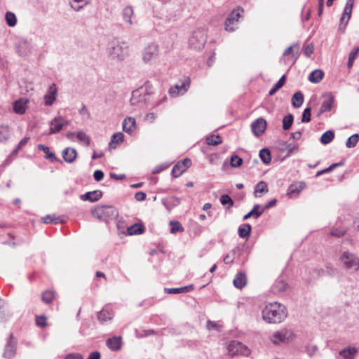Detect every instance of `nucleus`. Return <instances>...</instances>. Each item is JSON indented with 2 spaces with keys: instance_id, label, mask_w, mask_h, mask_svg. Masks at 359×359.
I'll list each match as a JSON object with an SVG mask.
<instances>
[{
  "instance_id": "f257e3e1",
  "label": "nucleus",
  "mask_w": 359,
  "mask_h": 359,
  "mask_svg": "<svg viewBox=\"0 0 359 359\" xmlns=\"http://www.w3.org/2000/svg\"><path fill=\"white\" fill-rule=\"evenodd\" d=\"M287 316L286 307L277 302L268 304L262 310V318L269 323H280Z\"/></svg>"
},
{
  "instance_id": "f03ea898",
  "label": "nucleus",
  "mask_w": 359,
  "mask_h": 359,
  "mask_svg": "<svg viewBox=\"0 0 359 359\" xmlns=\"http://www.w3.org/2000/svg\"><path fill=\"white\" fill-rule=\"evenodd\" d=\"M108 53L114 60L122 61L128 55V46L126 42L114 39L109 43Z\"/></svg>"
},
{
  "instance_id": "7ed1b4c3",
  "label": "nucleus",
  "mask_w": 359,
  "mask_h": 359,
  "mask_svg": "<svg viewBox=\"0 0 359 359\" xmlns=\"http://www.w3.org/2000/svg\"><path fill=\"white\" fill-rule=\"evenodd\" d=\"M92 215L100 221L108 222L118 216L116 208L111 205L97 206L91 210Z\"/></svg>"
},
{
  "instance_id": "20e7f679",
  "label": "nucleus",
  "mask_w": 359,
  "mask_h": 359,
  "mask_svg": "<svg viewBox=\"0 0 359 359\" xmlns=\"http://www.w3.org/2000/svg\"><path fill=\"white\" fill-rule=\"evenodd\" d=\"M343 267L348 271H359V257L348 251H344L339 257Z\"/></svg>"
},
{
  "instance_id": "39448f33",
  "label": "nucleus",
  "mask_w": 359,
  "mask_h": 359,
  "mask_svg": "<svg viewBox=\"0 0 359 359\" xmlns=\"http://www.w3.org/2000/svg\"><path fill=\"white\" fill-rule=\"evenodd\" d=\"M149 99L150 95L144 88L141 87L133 91L130 102L133 106H143Z\"/></svg>"
},
{
  "instance_id": "423d86ee",
  "label": "nucleus",
  "mask_w": 359,
  "mask_h": 359,
  "mask_svg": "<svg viewBox=\"0 0 359 359\" xmlns=\"http://www.w3.org/2000/svg\"><path fill=\"white\" fill-rule=\"evenodd\" d=\"M158 46L154 43H149L142 50V60L145 63H151L158 58Z\"/></svg>"
},
{
  "instance_id": "0eeeda50",
  "label": "nucleus",
  "mask_w": 359,
  "mask_h": 359,
  "mask_svg": "<svg viewBox=\"0 0 359 359\" xmlns=\"http://www.w3.org/2000/svg\"><path fill=\"white\" fill-rule=\"evenodd\" d=\"M243 10L240 7L234 9L228 16L225 22V29L227 32H233L238 28V19L241 17V13Z\"/></svg>"
},
{
  "instance_id": "6e6552de",
  "label": "nucleus",
  "mask_w": 359,
  "mask_h": 359,
  "mask_svg": "<svg viewBox=\"0 0 359 359\" xmlns=\"http://www.w3.org/2000/svg\"><path fill=\"white\" fill-rule=\"evenodd\" d=\"M191 80L189 77L185 78L183 81H181L180 83H177L169 89V94L172 97H177L180 95H183L187 92Z\"/></svg>"
},
{
  "instance_id": "1a4fd4ad",
  "label": "nucleus",
  "mask_w": 359,
  "mask_h": 359,
  "mask_svg": "<svg viewBox=\"0 0 359 359\" xmlns=\"http://www.w3.org/2000/svg\"><path fill=\"white\" fill-rule=\"evenodd\" d=\"M69 121L66 120L61 116L55 117L50 122L49 135L55 134L62 130L63 128H66L69 125Z\"/></svg>"
},
{
  "instance_id": "9d476101",
  "label": "nucleus",
  "mask_w": 359,
  "mask_h": 359,
  "mask_svg": "<svg viewBox=\"0 0 359 359\" xmlns=\"http://www.w3.org/2000/svg\"><path fill=\"white\" fill-rule=\"evenodd\" d=\"M227 349L229 354L232 356L238 354L244 355H248L249 354L248 348L239 341H231Z\"/></svg>"
},
{
  "instance_id": "9b49d317",
  "label": "nucleus",
  "mask_w": 359,
  "mask_h": 359,
  "mask_svg": "<svg viewBox=\"0 0 359 359\" xmlns=\"http://www.w3.org/2000/svg\"><path fill=\"white\" fill-rule=\"evenodd\" d=\"M293 333L291 330L283 329L274 332L271 337V341L274 344L287 342L292 336Z\"/></svg>"
},
{
  "instance_id": "f8f14e48",
  "label": "nucleus",
  "mask_w": 359,
  "mask_h": 359,
  "mask_svg": "<svg viewBox=\"0 0 359 359\" xmlns=\"http://www.w3.org/2000/svg\"><path fill=\"white\" fill-rule=\"evenodd\" d=\"M17 353V341L13 335L11 334L10 337L5 346L3 357L5 358H12L15 357Z\"/></svg>"
},
{
  "instance_id": "ddd939ff",
  "label": "nucleus",
  "mask_w": 359,
  "mask_h": 359,
  "mask_svg": "<svg viewBox=\"0 0 359 359\" xmlns=\"http://www.w3.org/2000/svg\"><path fill=\"white\" fill-rule=\"evenodd\" d=\"M354 0H346V6L344 10L343 15L341 18V24L339 25L340 29H344L352 13Z\"/></svg>"
},
{
  "instance_id": "4468645a",
  "label": "nucleus",
  "mask_w": 359,
  "mask_h": 359,
  "mask_svg": "<svg viewBox=\"0 0 359 359\" xmlns=\"http://www.w3.org/2000/svg\"><path fill=\"white\" fill-rule=\"evenodd\" d=\"M252 131L257 137L260 136L264 133L266 128V121L263 118H258L251 124Z\"/></svg>"
},
{
  "instance_id": "2eb2a0df",
  "label": "nucleus",
  "mask_w": 359,
  "mask_h": 359,
  "mask_svg": "<svg viewBox=\"0 0 359 359\" xmlns=\"http://www.w3.org/2000/svg\"><path fill=\"white\" fill-rule=\"evenodd\" d=\"M57 89L55 83H52L44 95V104L46 106H51L56 100Z\"/></svg>"
},
{
  "instance_id": "dca6fc26",
  "label": "nucleus",
  "mask_w": 359,
  "mask_h": 359,
  "mask_svg": "<svg viewBox=\"0 0 359 359\" xmlns=\"http://www.w3.org/2000/svg\"><path fill=\"white\" fill-rule=\"evenodd\" d=\"M324 97L325 100L323 101L319 110L320 114L330 111L334 102V98L330 93L324 95Z\"/></svg>"
},
{
  "instance_id": "f3484780",
  "label": "nucleus",
  "mask_w": 359,
  "mask_h": 359,
  "mask_svg": "<svg viewBox=\"0 0 359 359\" xmlns=\"http://www.w3.org/2000/svg\"><path fill=\"white\" fill-rule=\"evenodd\" d=\"M102 196V192L100 190H95L88 191L81 196L82 201H88L90 202H96L99 201Z\"/></svg>"
},
{
  "instance_id": "a211bd4d",
  "label": "nucleus",
  "mask_w": 359,
  "mask_h": 359,
  "mask_svg": "<svg viewBox=\"0 0 359 359\" xmlns=\"http://www.w3.org/2000/svg\"><path fill=\"white\" fill-rule=\"evenodd\" d=\"M136 121L135 118L128 116L126 117L122 124L123 130L124 132L131 134L135 129Z\"/></svg>"
},
{
  "instance_id": "6ab92c4d",
  "label": "nucleus",
  "mask_w": 359,
  "mask_h": 359,
  "mask_svg": "<svg viewBox=\"0 0 359 359\" xmlns=\"http://www.w3.org/2000/svg\"><path fill=\"white\" fill-rule=\"evenodd\" d=\"M134 15V11L131 6H126L122 11L123 20L125 22L127 26H131L134 24L133 21V17Z\"/></svg>"
},
{
  "instance_id": "aec40b11",
  "label": "nucleus",
  "mask_w": 359,
  "mask_h": 359,
  "mask_svg": "<svg viewBox=\"0 0 359 359\" xmlns=\"http://www.w3.org/2000/svg\"><path fill=\"white\" fill-rule=\"evenodd\" d=\"M16 50L20 56L27 55L30 51V44L29 41L25 39L19 41L16 46Z\"/></svg>"
},
{
  "instance_id": "412c9836",
  "label": "nucleus",
  "mask_w": 359,
  "mask_h": 359,
  "mask_svg": "<svg viewBox=\"0 0 359 359\" xmlns=\"http://www.w3.org/2000/svg\"><path fill=\"white\" fill-rule=\"evenodd\" d=\"M77 156V152L75 149L67 147L62 151V157L64 160L69 163H73Z\"/></svg>"
},
{
  "instance_id": "4be33fe9",
  "label": "nucleus",
  "mask_w": 359,
  "mask_h": 359,
  "mask_svg": "<svg viewBox=\"0 0 359 359\" xmlns=\"http://www.w3.org/2000/svg\"><path fill=\"white\" fill-rule=\"evenodd\" d=\"M28 103L27 99H20L15 101L13 104V110L18 114H23L27 109V104Z\"/></svg>"
},
{
  "instance_id": "5701e85b",
  "label": "nucleus",
  "mask_w": 359,
  "mask_h": 359,
  "mask_svg": "<svg viewBox=\"0 0 359 359\" xmlns=\"http://www.w3.org/2000/svg\"><path fill=\"white\" fill-rule=\"evenodd\" d=\"M106 344L108 348L111 351H118L121 347V338L117 337L109 338Z\"/></svg>"
},
{
  "instance_id": "b1692460",
  "label": "nucleus",
  "mask_w": 359,
  "mask_h": 359,
  "mask_svg": "<svg viewBox=\"0 0 359 359\" xmlns=\"http://www.w3.org/2000/svg\"><path fill=\"white\" fill-rule=\"evenodd\" d=\"M233 283L236 288L242 289L247 283L245 274L243 272H238L236 274Z\"/></svg>"
},
{
  "instance_id": "393cba45",
  "label": "nucleus",
  "mask_w": 359,
  "mask_h": 359,
  "mask_svg": "<svg viewBox=\"0 0 359 359\" xmlns=\"http://www.w3.org/2000/svg\"><path fill=\"white\" fill-rule=\"evenodd\" d=\"M287 287V284L282 279H277L273 283L271 290L274 294H280L284 291Z\"/></svg>"
},
{
  "instance_id": "a878e982",
  "label": "nucleus",
  "mask_w": 359,
  "mask_h": 359,
  "mask_svg": "<svg viewBox=\"0 0 359 359\" xmlns=\"http://www.w3.org/2000/svg\"><path fill=\"white\" fill-rule=\"evenodd\" d=\"M356 349L355 348L347 347L339 352V359H353Z\"/></svg>"
},
{
  "instance_id": "bb28decb",
  "label": "nucleus",
  "mask_w": 359,
  "mask_h": 359,
  "mask_svg": "<svg viewBox=\"0 0 359 359\" xmlns=\"http://www.w3.org/2000/svg\"><path fill=\"white\" fill-rule=\"evenodd\" d=\"M269 189L267 188V184L265 182L261 181L257 183L255 186L254 195L255 197H261L262 194L267 193Z\"/></svg>"
},
{
  "instance_id": "cd10ccee",
  "label": "nucleus",
  "mask_w": 359,
  "mask_h": 359,
  "mask_svg": "<svg viewBox=\"0 0 359 359\" xmlns=\"http://www.w3.org/2000/svg\"><path fill=\"white\" fill-rule=\"evenodd\" d=\"M324 73L320 69H316L311 72L309 76V80L313 83H319L323 78Z\"/></svg>"
},
{
  "instance_id": "c85d7f7f",
  "label": "nucleus",
  "mask_w": 359,
  "mask_h": 359,
  "mask_svg": "<svg viewBox=\"0 0 359 359\" xmlns=\"http://www.w3.org/2000/svg\"><path fill=\"white\" fill-rule=\"evenodd\" d=\"M260 208V205L255 204L253 206L252 209L248 213L244 215L243 219H248L251 217H254L255 218H259L263 214V210H259Z\"/></svg>"
},
{
  "instance_id": "c756f323",
  "label": "nucleus",
  "mask_w": 359,
  "mask_h": 359,
  "mask_svg": "<svg viewBox=\"0 0 359 359\" xmlns=\"http://www.w3.org/2000/svg\"><path fill=\"white\" fill-rule=\"evenodd\" d=\"M37 148L39 150L43 151L46 154L45 158L46 159L49 160L51 162L57 161L55 155L50 151V149L48 147L45 146L42 144H38Z\"/></svg>"
},
{
  "instance_id": "7c9ffc66",
  "label": "nucleus",
  "mask_w": 359,
  "mask_h": 359,
  "mask_svg": "<svg viewBox=\"0 0 359 359\" xmlns=\"http://www.w3.org/2000/svg\"><path fill=\"white\" fill-rule=\"evenodd\" d=\"M252 227L249 224H244L238 227V233L241 238H246L250 236Z\"/></svg>"
},
{
  "instance_id": "2f4dec72",
  "label": "nucleus",
  "mask_w": 359,
  "mask_h": 359,
  "mask_svg": "<svg viewBox=\"0 0 359 359\" xmlns=\"http://www.w3.org/2000/svg\"><path fill=\"white\" fill-rule=\"evenodd\" d=\"M304 102V95L300 92H296L292 97V104L294 108L300 107Z\"/></svg>"
},
{
  "instance_id": "473e14b6",
  "label": "nucleus",
  "mask_w": 359,
  "mask_h": 359,
  "mask_svg": "<svg viewBox=\"0 0 359 359\" xmlns=\"http://www.w3.org/2000/svg\"><path fill=\"white\" fill-rule=\"evenodd\" d=\"M144 227L140 224H135L127 229L129 235H138L144 232Z\"/></svg>"
},
{
  "instance_id": "72a5a7b5",
  "label": "nucleus",
  "mask_w": 359,
  "mask_h": 359,
  "mask_svg": "<svg viewBox=\"0 0 359 359\" xmlns=\"http://www.w3.org/2000/svg\"><path fill=\"white\" fill-rule=\"evenodd\" d=\"M282 149L287 151V156H290L298 151L299 146L296 143H289L287 142H284L283 147Z\"/></svg>"
},
{
  "instance_id": "f704fd0d",
  "label": "nucleus",
  "mask_w": 359,
  "mask_h": 359,
  "mask_svg": "<svg viewBox=\"0 0 359 359\" xmlns=\"http://www.w3.org/2000/svg\"><path fill=\"white\" fill-rule=\"evenodd\" d=\"M11 135L9 127L7 125H0V142H6Z\"/></svg>"
},
{
  "instance_id": "c9c22d12",
  "label": "nucleus",
  "mask_w": 359,
  "mask_h": 359,
  "mask_svg": "<svg viewBox=\"0 0 359 359\" xmlns=\"http://www.w3.org/2000/svg\"><path fill=\"white\" fill-rule=\"evenodd\" d=\"M123 140L124 135L121 132L116 133L111 136L109 146L111 148H116V144L122 142Z\"/></svg>"
},
{
  "instance_id": "e433bc0d",
  "label": "nucleus",
  "mask_w": 359,
  "mask_h": 359,
  "mask_svg": "<svg viewBox=\"0 0 359 359\" xmlns=\"http://www.w3.org/2000/svg\"><path fill=\"white\" fill-rule=\"evenodd\" d=\"M89 1L90 0H70L69 4L74 11H78L87 5Z\"/></svg>"
},
{
  "instance_id": "4c0bfd02",
  "label": "nucleus",
  "mask_w": 359,
  "mask_h": 359,
  "mask_svg": "<svg viewBox=\"0 0 359 359\" xmlns=\"http://www.w3.org/2000/svg\"><path fill=\"white\" fill-rule=\"evenodd\" d=\"M259 158L262 160V161L265 164H269L271 161V155L270 151L264 148L262 149L259 151Z\"/></svg>"
},
{
  "instance_id": "58836bf2",
  "label": "nucleus",
  "mask_w": 359,
  "mask_h": 359,
  "mask_svg": "<svg viewBox=\"0 0 359 359\" xmlns=\"http://www.w3.org/2000/svg\"><path fill=\"white\" fill-rule=\"evenodd\" d=\"M334 137V132L332 130H327L320 137V142L323 144H327L332 141Z\"/></svg>"
},
{
  "instance_id": "ea45409f",
  "label": "nucleus",
  "mask_w": 359,
  "mask_h": 359,
  "mask_svg": "<svg viewBox=\"0 0 359 359\" xmlns=\"http://www.w3.org/2000/svg\"><path fill=\"white\" fill-rule=\"evenodd\" d=\"M359 53V47H355L353 50L349 53L348 60L347 62V67L350 69L353 65L355 59L357 57Z\"/></svg>"
},
{
  "instance_id": "a19ab883",
  "label": "nucleus",
  "mask_w": 359,
  "mask_h": 359,
  "mask_svg": "<svg viewBox=\"0 0 359 359\" xmlns=\"http://www.w3.org/2000/svg\"><path fill=\"white\" fill-rule=\"evenodd\" d=\"M285 83V75H283L275 86L269 90V95H274L279 89H280Z\"/></svg>"
},
{
  "instance_id": "79ce46f5",
  "label": "nucleus",
  "mask_w": 359,
  "mask_h": 359,
  "mask_svg": "<svg viewBox=\"0 0 359 359\" xmlns=\"http://www.w3.org/2000/svg\"><path fill=\"white\" fill-rule=\"evenodd\" d=\"M55 297V293L52 290H46L41 294V299L45 304H50Z\"/></svg>"
},
{
  "instance_id": "37998d69",
  "label": "nucleus",
  "mask_w": 359,
  "mask_h": 359,
  "mask_svg": "<svg viewBox=\"0 0 359 359\" xmlns=\"http://www.w3.org/2000/svg\"><path fill=\"white\" fill-rule=\"evenodd\" d=\"M111 313L107 310L102 309L97 314V318L102 323L106 322L111 319Z\"/></svg>"
},
{
  "instance_id": "c03bdc74",
  "label": "nucleus",
  "mask_w": 359,
  "mask_h": 359,
  "mask_svg": "<svg viewBox=\"0 0 359 359\" xmlns=\"http://www.w3.org/2000/svg\"><path fill=\"white\" fill-rule=\"evenodd\" d=\"M5 19L7 25L10 27H14L17 23L15 15L10 11L6 12Z\"/></svg>"
},
{
  "instance_id": "a18cd8bd",
  "label": "nucleus",
  "mask_w": 359,
  "mask_h": 359,
  "mask_svg": "<svg viewBox=\"0 0 359 359\" xmlns=\"http://www.w3.org/2000/svg\"><path fill=\"white\" fill-rule=\"evenodd\" d=\"M222 142V138L219 135H212L206 138V142L209 145L217 146L220 144Z\"/></svg>"
},
{
  "instance_id": "49530a36",
  "label": "nucleus",
  "mask_w": 359,
  "mask_h": 359,
  "mask_svg": "<svg viewBox=\"0 0 359 359\" xmlns=\"http://www.w3.org/2000/svg\"><path fill=\"white\" fill-rule=\"evenodd\" d=\"M358 141H359V135L357 133L353 134L348 138V140L346 142V146L348 148L355 147L356 146L357 143L358 142Z\"/></svg>"
},
{
  "instance_id": "de8ad7c7",
  "label": "nucleus",
  "mask_w": 359,
  "mask_h": 359,
  "mask_svg": "<svg viewBox=\"0 0 359 359\" xmlns=\"http://www.w3.org/2000/svg\"><path fill=\"white\" fill-rule=\"evenodd\" d=\"M294 117L292 114L284 116L283 119V129L287 130L290 128L293 123Z\"/></svg>"
},
{
  "instance_id": "09e8293b",
  "label": "nucleus",
  "mask_w": 359,
  "mask_h": 359,
  "mask_svg": "<svg viewBox=\"0 0 359 359\" xmlns=\"http://www.w3.org/2000/svg\"><path fill=\"white\" fill-rule=\"evenodd\" d=\"M170 225L171 226L170 228V232L172 233H176L177 232H182L184 231V228L182 226L181 223L178 221H170Z\"/></svg>"
},
{
  "instance_id": "8fccbe9b",
  "label": "nucleus",
  "mask_w": 359,
  "mask_h": 359,
  "mask_svg": "<svg viewBox=\"0 0 359 359\" xmlns=\"http://www.w3.org/2000/svg\"><path fill=\"white\" fill-rule=\"evenodd\" d=\"M185 171L180 162L175 165L172 169V175L174 177H180Z\"/></svg>"
},
{
  "instance_id": "3c124183",
  "label": "nucleus",
  "mask_w": 359,
  "mask_h": 359,
  "mask_svg": "<svg viewBox=\"0 0 359 359\" xmlns=\"http://www.w3.org/2000/svg\"><path fill=\"white\" fill-rule=\"evenodd\" d=\"M76 137L80 142L85 143L87 146L90 144V138L86 133L79 131L77 133Z\"/></svg>"
},
{
  "instance_id": "603ef678",
  "label": "nucleus",
  "mask_w": 359,
  "mask_h": 359,
  "mask_svg": "<svg viewBox=\"0 0 359 359\" xmlns=\"http://www.w3.org/2000/svg\"><path fill=\"white\" fill-rule=\"evenodd\" d=\"M243 163V159L238 155L234 154L231 156L230 164L233 168H238Z\"/></svg>"
},
{
  "instance_id": "864d4df0",
  "label": "nucleus",
  "mask_w": 359,
  "mask_h": 359,
  "mask_svg": "<svg viewBox=\"0 0 359 359\" xmlns=\"http://www.w3.org/2000/svg\"><path fill=\"white\" fill-rule=\"evenodd\" d=\"M220 202L223 205H228V209L233 205V201L227 194H224L220 197Z\"/></svg>"
},
{
  "instance_id": "5fc2aeb1",
  "label": "nucleus",
  "mask_w": 359,
  "mask_h": 359,
  "mask_svg": "<svg viewBox=\"0 0 359 359\" xmlns=\"http://www.w3.org/2000/svg\"><path fill=\"white\" fill-rule=\"evenodd\" d=\"M294 47H297V50L298 51L299 49V46L297 44H294L292 46H290L287 48H286L285 50V51L283 52V56H287V55H288L290 54H292V57H294V62H295L296 60H297V56H295L294 54L293 53V48Z\"/></svg>"
},
{
  "instance_id": "6e6d98bb",
  "label": "nucleus",
  "mask_w": 359,
  "mask_h": 359,
  "mask_svg": "<svg viewBox=\"0 0 359 359\" xmlns=\"http://www.w3.org/2000/svg\"><path fill=\"white\" fill-rule=\"evenodd\" d=\"M311 109L306 107L302 114V121L304 123H309L311 121Z\"/></svg>"
},
{
  "instance_id": "4d7b16f0",
  "label": "nucleus",
  "mask_w": 359,
  "mask_h": 359,
  "mask_svg": "<svg viewBox=\"0 0 359 359\" xmlns=\"http://www.w3.org/2000/svg\"><path fill=\"white\" fill-rule=\"evenodd\" d=\"M345 233H346V231L344 229H334L330 231L331 236H335L337 238L342 237L343 236L345 235Z\"/></svg>"
},
{
  "instance_id": "13d9d810",
  "label": "nucleus",
  "mask_w": 359,
  "mask_h": 359,
  "mask_svg": "<svg viewBox=\"0 0 359 359\" xmlns=\"http://www.w3.org/2000/svg\"><path fill=\"white\" fill-rule=\"evenodd\" d=\"M236 251L233 250L231 251L230 253L226 255L224 258V262L226 264H231L233 262L234 259V255H235Z\"/></svg>"
},
{
  "instance_id": "bf43d9fd",
  "label": "nucleus",
  "mask_w": 359,
  "mask_h": 359,
  "mask_svg": "<svg viewBox=\"0 0 359 359\" xmlns=\"http://www.w3.org/2000/svg\"><path fill=\"white\" fill-rule=\"evenodd\" d=\"M314 47L312 44H307L304 46V54L307 57H311L312 53H313Z\"/></svg>"
},
{
  "instance_id": "052dcab7",
  "label": "nucleus",
  "mask_w": 359,
  "mask_h": 359,
  "mask_svg": "<svg viewBox=\"0 0 359 359\" xmlns=\"http://www.w3.org/2000/svg\"><path fill=\"white\" fill-rule=\"evenodd\" d=\"M36 324L41 327H45L46 325V318L44 316H36Z\"/></svg>"
},
{
  "instance_id": "680f3d73",
  "label": "nucleus",
  "mask_w": 359,
  "mask_h": 359,
  "mask_svg": "<svg viewBox=\"0 0 359 359\" xmlns=\"http://www.w3.org/2000/svg\"><path fill=\"white\" fill-rule=\"evenodd\" d=\"M183 288L181 287H173V288H165V290L168 294H180V293H184L182 291Z\"/></svg>"
},
{
  "instance_id": "e2e57ef3",
  "label": "nucleus",
  "mask_w": 359,
  "mask_h": 359,
  "mask_svg": "<svg viewBox=\"0 0 359 359\" xmlns=\"http://www.w3.org/2000/svg\"><path fill=\"white\" fill-rule=\"evenodd\" d=\"M302 189V186L300 185L299 187L294 185H290L288 189V194L292 195L294 193H299Z\"/></svg>"
},
{
  "instance_id": "0e129e2a",
  "label": "nucleus",
  "mask_w": 359,
  "mask_h": 359,
  "mask_svg": "<svg viewBox=\"0 0 359 359\" xmlns=\"http://www.w3.org/2000/svg\"><path fill=\"white\" fill-rule=\"evenodd\" d=\"M43 221L44 223L48 224V223H54L57 224L58 223V218H53L51 215H46V217H43Z\"/></svg>"
},
{
  "instance_id": "69168bd1",
  "label": "nucleus",
  "mask_w": 359,
  "mask_h": 359,
  "mask_svg": "<svg viewBox=\"0 0 359 359\" xmlns=\"http://www.w3.org/2000/svg\"><path fill=\"white\" fill-rule=\"evenodd\" d=\"M93 177L97 182H100L104 177V172L102 170H97L94 172Z\"/></svg>"
},
{
  "instance_id": "338daca9",
  "label": "nucleus",
  "mask_w": 359,
  "mask_h": 359,
  "mask_svg": "<svg viewBox=\"0 0 359 359\" xmlns=\"http://www.w3.org/2000/svg\"><path fill=\"white\" fill-rule=\"evenodd\" d=\"M147 195L144 192L139 191L135 194V198L137 201H143L146 199Z\"/></svg>"
},
{
  "instance_id": "774afa93",
  "label": "nucleus",
  "mask_w": 359,
  "mask_h": 359,
  "mask_svg": "<svg viewBox=\"0 0 359 359\" xmlns=\"http://www.w3.org/2000/svg\"><path fill=\"white\" fill-rule=\"evenodd\" d=\"M65 359H83L82 355L81 354H79V353H72V354H68L66 357H65Z\"/></svg>"
}]
</instances>
